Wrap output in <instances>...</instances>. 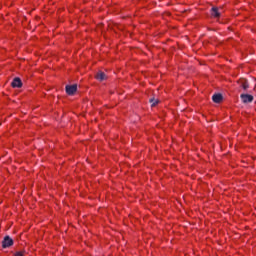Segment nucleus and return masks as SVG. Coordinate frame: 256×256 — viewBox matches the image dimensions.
<instances>
[{"label": "nucleus", "instance_id": "obj_1", "mask_svg": "<svg viewBox=\"0 0 256 256\" xmlns=\"http://www.w3.org/2000/svg\"><path fill=\"white\" fill-rule=\"evenodd\" d=\"M240 99H241L242 103L247 105V103H253L254 97H253V95H250V94H241Z\"/></svg>", "mask_w": 256, "mask_h": 256}, {"label": "nucleus", "instance_id": "obj_2", "mask_svg": "<svg viewBox=\"0 0 256 256\" xmlns=\"http://www.w3.org/2000/svg\"><path fill=\"white\" fill-rule=\"evenodd\" d=\"M11 246H13V239L10 238L9 236H5L3 241H2L3 249H7V248H9Z\"/></svg>", "mask_w": 256, "mask_h": 256}, {"label": "nucleus", "instance_id": "obj_3", "mask_svg": "<svg viewBox=\"0 0 256 256\" xmlns=\"http://www.w3.org/2000/svg\"><path fill=\"white\" fill-rule=\"evenodd\" d=\"M66 93L67 95H75L77 93V84L66 85Z\"/></svg>", "mask_w": 256, "mask_h": 256}, {"label": "nucleus", "instance_id": "obj_4", "mask_svg": "<svg viewBox=\"0 0 256 256\" xmlns=\"http://www.w3.org/2000/svg\"><path fill=\"white\" fill-rule=\"evenodd\" d=\"M238 85H240V87L243 88L244 91H247V89H249V81H247V79L244 78H240L237 81Z\"/></svg>", "mask_w": 256, "mask_h": 256}, {"label": "nucleus", "instance_id": "obj_5", "mask_svg": "<svg viewBox=\"0 0 256 256\" xmlns=\"http://www.w3.org/2000/svg\"><path fill=\"white\" fill-rule=\"evenodd\" d=\"M12 87L15 88H21L23 87V82H21V78L16 77L13 79L12 83H11Z\"/></svg>", "mask_w": 256, "mask_h": 256}, {"label": "nucleus", "instance_id": "obj_6", "mask_svg": "<svg viewBox=\"0 0 256 256\" xmlns=\"http://www.w3.org/2000/svg\"><path fill=\"white\" fill-rule=\"evenodd\" d=\"M211 16L214 17V19H219V17H221V12L219 11V8L212 7Z\"/></svg>", "mask_w": 256, "mask_h": 256}, {"label": "nucleus", "instance_id": "obj_7", "mask_svg": "<svg viewBox=\"0 0 256 256\" xmlns=\"http://www.w3.org/2000/svg\"><path fill=\"white\" fill-rule=\"evenodd\" d=\"M212 101L214 103H221L223 101V95H221V94H214L212 96Z\"/></svg>", "mask_w": 256, "mask_h": 256}, {"label": "nucleus", "instance_id": "obj_8", "mask_svg": "<svg viewBox=\"0 0 256 256\" xmlns=\"http://www.w3.org/2000/svg\"><path fill=\"white\" fill-rule=\"evenodd\" d=\"M96 79L97 81H105V79H107V76L105 75L104 72L102 71H99L97 74H96Z\"/></svg>", "mask_w": 256, "mask_h": 256}, {"label": "nucleus", "instance_id": "obj_9", "mask_svg": "<svg viewBox=\"0 0 256 256\" xmlns=\"http://www.w3.org/2000/svg\"><path fill=\"white\" fill-rule=\"evenodd\" d=\"M149 103L151 104V107H155L156 105L159 104V99L150 98Z\"/></svg>", "mask_w": 256, "mask_h": 256}, {"label": "nucleus", "instance_id": "obj_10", "mask_svg": "<svg viewBox=\"0 0 256 256\" xmlns=\"http://www.w3.org/2000/svg\"><path fill=\"white\" fill-rule=\"evenodd\" d=\"M25 255V252H16L15 253V256H24Z\"/></svg>", "mask_w": 256, "mask_h": 256}]
</instances>
